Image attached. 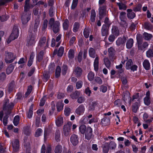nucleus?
<instances>
[{"instance_id":"1","label":"nucleus","mask_w":153,"mask_h":153,"mask_svg":"<svg viewBox=\"0 0 153 153\" xmlns=\"http://www.w3.org/2000/svg\"><path fill=\"white\" fill-rule=\"evenodd\" d=\"M19 35V31L17 27L13 28L12 33L7 41V44H9L11 41L17 38Z\"/></svg>"},{"instance_id":"2","label":"nucleus","mask_w":153,"mask_h":153,"mask_svg":"<svg viewBox=\"0 0 153 153\" xmlns=\"http://www.w3.org/2000/svg\"><path fill=\"white\" fill-rule=\"evenodd\" d=\"M4 60L7 63L12 62L15 59V56L11 52H6L5 55Z\"/></svg>"},{"instance_id":"3","label":"nucleus","mask_w":153,"mask_h":153,"mask_svg":"<svg viewBox=\"0 0 153 153\" xmlns=\"http://www.w3.org/2000/svg\"><path fill=\"white\" fill-rule=\"evenodd\" d=\"M36 36L34 34H30L27 37V45L28 46H32L35 45L36 42Z\"/></svg>"},{"instance_id":"4","label":"nucleus","mask_w":153,"mask_h":153,"mask_svg":"<svg viewBox=\"0 0 153 153\" xmlns=\"http://www.w3.org/2000/svg\"><path fill=\"white\" fill-rule=\"evenodd\" d=\"M27 11H25L24 10V12L21 16V20L23 24H26L30 19L31 14Z\"/></svg>"},{"instance_id":"5","label":"nucleus","mask_w":153,"mask_h":153,"mask_svg":"<svg viewBox=\"0 0 153 153\" xmlns=\"http://www.w3.org/2000/svg\"><path fill=\"white\" fill-rule=\"evenodd\" d=\"M30 0H25V3L24 6L25 11H28L30 8L33 7L37 4V2L38 0H32L33 3L30 4Z\"/></svg>"},{"instance_id":"6","label":"nucleus","mask_w":153,"mask_h":153,"mask_svg":"<svg viewBox=\"0 0 153 153\" xmlns=\"http://www.w3.org/2000/svg\"><path fill=\"white\" fill-rule=\"evenodd\" d=\"M71 122H69L67 124L65 125L63 128V133L65 136L69 135L71 131V127L72 126Z\"/></svg>"},{"instance_id":"7","label":"nucleus","mask_w":153,"mask_h":153,"mask_svg":"<svg viewBox=\"0 0 153 153\" xmlns=\"http://www.w3.org/2000/svg\"><path fill=\"white\" fill-rule=\"evenodd\" d=\"M38 47L42 48V49H45L48 46V44L46 41V38L45 37L42 38L39 41Z\"/></svg>"},{"instance_id":"8","label":"nucleus","mask_w":153,"mask_h":153,"mask_svg":"<svg viewBox=\"0 0 153 153\" xmlns=\"http://www.w3.org/2000/svg\"><path fill=\"white\" fill-rule=\"evenodd\" d=\"M127 93V94L124 95V97H123V99L125 102H126L127 100H128L129 101L130 103L131 100L130 99V97L129 96V93ZM139 96L138 93L135 94L133 96V98L132 100V101H133V100H134V99H138L139 98Z\"/></svg>"},{"instance_id":"9","label":"nucleus","mask_w":153,"mask_h":153,"mask_svg":"<svg viewBox=\"0 0 153 153\" xmlns=\"http://www.w3.org/2000/svg\"><path fill=\"white\" fill-rule=\"evenodd\" d=\"M85 111V108L83 105H81L76 109L75 113L78 115H82Z\"/></svg>"},{"instance_id":"10","label":"nucleus","mask_w":153,"mask_h":153,"mask_svg":"<svg viewBox=\"0 0 153 153\" xmlns=\"http://www.w3.org/2000/svg\"><path fill=\"white\" fill-rule=\"evenodd\" d=\"M9 100L8 99H6L5 101V104L3 106V110H10L13 108L14 104L13 103H11L9 105H7V103L9 102Z\"/></svg>"},{"instance_id":"11","label":"nucleus","mask_w":153,"mask_h":153,"mask_svg":"<svg viewBox=\"0 0 153 153\" xmlns=\"http://www.w3.org/2000/svg\"><path fill=\"white\" fill-rule=\"evenodd\" d=\"M146 97L144 98V102L146 105H148L150 104L151 102L149 91H148L146 92Z\"/></svg>"},{"instance_id":"12","label":"nucleus","mask_w":153,"mask_h":153,"mask_svg":"<svg viewBox=\"0 0 153 153\" xmlns=\"http://www.w3.org/2000/svg\"><path fill=\"white\" fill-rule=\"evenodd\" d=\"M71 141L74 146L76 145L78 143V137L77 135L73 134L71 137Z\"/></svg>"},{"instance_id":"13","label":"nucleus","mask_w":153,"mask_h":153,"mask_svg":"<svg viewBox=\"0 0 153 153\" xmlns=\"http://www.w3.org/2000/svg\"><path fill=\"white\" fill-rule=\"evenodd\" d=\"M12 145L14 151L16 152L18 150L19 147V143L17 139H15L12 142Z\"/></svg>"},{"instance_id":"14","label":"nucleus","mask_w":153,"mask_h":153,"mask_svg":"<svg viewBox=\"0 0 153 153\" xmlns=\"http://www.w3.org/2000/svg\"><path fill=\"white\" fill-rule=\"evenodd\" d=\"M60 23L57 21H56L53 25L52 26V30L53 32L56 33L59 30Z\"/></svg>"},{"instance_id":"15","label":"nucleus","mask_w":153,"mask_h":153,"mask_svg":"<svg viewBox=\"0 0 153 153\" xmlns=\"http://www.w3.org/2000/svg\"><path fill=\"white\" fill-rule=\"evenodd\" d=\"M92 130L91 128L90 127L88 128L85 133V138L88 140L91 139L92 137Z\"/></svg>"},{"instance_id":"16","label":"nucleus","mask_w":153,"mask_h":153,"mask_svg":"<svg viewBox=\"0 0 153 153\" xmlns=\"http://www.w3.org/2000/svg\"><path fill=\"white\" fill-rule=\"evenodd\" d=\"M101 123L103 126H106L110 124L109 117H104L102 120Z\"/></svg>"},{"instance_id":"17","label":"nucleus","mask_w":153,"mask_h":153,"mask_svg":"<svg viewBox=\"0 0 153 153\" xmlns=\"http://www.w3.org/2000/svg\"><path fill=\"white\" fill-rule=\"evenodd\" d=\"M63 123V118L61 116H59L57 117L56 120V125L59 127L62 125Z\"/></svg>"},{"instance_id":"18","label":"nucleus","mask_w":153,"mask_h":153,"mask_svg":"<svg viewBox=\"0 0 153 153\" xmlns=\"http://www.w3.org/2000/svg\"><path fill=\"white\" fill-rule=\"evenodd\" d=\"M126 39L127 38L125 36H123V38H119L116 41L117 45L119 46L124 43Z\"/></svg>"},{"instance_id":"19","label":"nucleus","mask_w":153,"mask_h":153,"mask_svg":"<svg viewBox=\"0 0 153 153\" xmlns=\"http://www.w3.org/2000/svg\"><path fill=\"white\" fill-rule=\"evenodd\" d=\"M74 73L77 76H79L82 74V69L81 68H75Z\"/></svg>"},{"instance_id":"20","label":"nucleus","mask_w":153,"mask_h":153,"mask_svg":"<svg viewBox=\"0 0 153 153\" xmlns=\"http://www.w3.org/2000/svg\"><path fill=\"white\" fill-rule=\"evenodd\" d=\"M111 30L112 33L116 37L118 36L119 34V31L117 27L115 26H113Z\"/></svg>"},{"instance_id":"21","label":"nucleus","mask_w":153,"mask_h":153,"mask_svg":"<svg viewBox=\"0 0 153 153\" xmlns=\"http://www.w3.org/2000/svg\"><path fill=\"white\" fill-rule=\"evenodd\" d=\"M102 150L103 153H108L109 151L108 143H106L102 145Z\"/></svg>"},{"instance_id":"22","label":"nucleus","mask_w":153,"mask_h":153,"mask_svg":"<svg viewBox=\"0 0 153 153\" xmlns=\"http://www.w3.org/2000/svg\"><path fill=\"white\" fill-rule=\"evenodd\" d=\"M127 11L128 12L127 16L128 18L133 19L134 17L135 14L132 11V10L130 9H128Z\"/></svg>"},{"instance_id":"23","label":"nucleus","mask_w":153,"mask_h":153,"mask_svg":"<svg viewBox=\"0 0 153 153\" xmlns=\"http://www.w3.org/2000/svg\"><path fill=\"white\" fill-rule=\"evenodd\" d=\"M34 56V53H32L30 55L29 60L28 61L27 63V65L30 67L31 66L33 62V60Z\"/></svg>"},{"instance_id":"24","label":"nucleus","mask_w":153,"mask_h":153,"mask_svg":"<svg viewBox=\"0 0 153 153\" xmlns=\"http://www.w3.org/2000/svg\"><path fill=\"white\" fill-rule=\"evenodd\" d=\"M80 94V92L79 91H75L70 95L71 98L73 99H76Z\"/></svg>"},{"instance_id":"25","label":"nucleus","mask_w":153,"mask_h":153,"mask_svg":"<svg viewBox=\"0 0 153 153\" xmlns=\"http://www.w3.org/2000/svg\"><path fill=\"white\" fill-rule=\"evenodd\" d=\"M133 39H130L128 40L126 44V47L127 48L130 49L132 46L133 44Z\"/></svg>"},{"instance_id":"26","label":"nucleus","mask_w":153,"mask_h":153,"mask_svg":"<svg viewBox=\"0 0 153 153\" xmlns=\"http://www.w3.org/2000/svg\"><path fill=\"white\" fill-rule=\"evenodd\" d=\"M108 34V31L106 29V26L103 25L102 28V36H105Z\"/></svg>"},{"instance_id":"27","label":"nucleus","mask_w":153,"mask_h":153,"mask_svg":"<svg viewBox=\"0 0 153 153\" xmlns=\"http://www.w3.org/2000/svg\"><path fill=\"white\" fill-rule=\"evenodd\" d=\"M96 13L95 11L94 10H92L91 11V22H94L96 18Z\"/></svg>"},{"instance_id":"28","label":"nucleus","mask_w":153,"mask_h":153,"mask_svg":"<svg viewBox=\"0 0 153 153\" xmlns=\"http://www.w3.org/2000/svg\"><path fill=\"white\" fill-rule=\"evenodd\" d=\"M89 56L92 58H94L95 56V51L92 48H90L89 49Z\"/></svg>"},{"instance_id":"29","label":"nucleus","mask_w":153,"mask_h":153,"mask_svg":"<svg viewBox=\"0 0 153 153\" xmlns=\"http://www.w3.org/2000/svg\"><path fill=\"white\" fill-rule=\"evenodd\" d=\"M126 67H137V66L134 65L132 60L130 59L127 62Z\"/></svg>"},{"instance_id":"30","label":"nucleus","mask_w":153,"mask_h":153,"mask_svg":"<svg viewBox=\"0 0 153 153\" xmlns=\"http://www.w3.org/2000/svg\"><path fill=\"white\" fill-rule=\"evenodd\" d=\"M27 60V57H25V58H22L20 59L18 62L19 64L22 65H24L25 63L26 62Z\"/></svg>"},{"instance_id":"31","label":"nucleus","mask_w":153,"mask_h":153,"mask_svg":"<svg viewBox=\"0 0 153 153\" xmlns=\"http://www.w3.org/2000/svg\"><path fill=\"white\" fill-rule=\"evenodd\" d=\"M56 107L57 111H60L63 108V104L62 102H59L56 105Z\"/></svg>"},{"instance_id":"32","label":"nucleus","mask_w":153,"mask_h":153,"mask_svg":"<svg viewBox=\"0 0 153 153\" xmlns=\"http://www.w3.org/2000/svg\"><path fill=\"white\" fill-rule=\"evenodd\" d=\"M60 131L59 130L56 131L55 134V139L57 142H59L60 141Z\"/></svg>"},{"instance_id":"33","label":"nucleus","mask_w":153,"mask_h":153,"mask_svg":"<svg viewBox=\"0 0 153 153\" xmlns=\"http://www.w3.org/2000/svg\"><path fill=\"white\" fill-rule=\"evenodd\" d=\"M71 111V109L69 107H67L65 108L64 112L65 116H68L70 114Z\"/></svg>"},{"instance_id":"34","label":"nucleus","mask_w":153,"mask_h":153,"mask_svg":"<svg viewBox=\"0 0 153 153\" xmlns=\"http://www.w3.org/2000/svg\"><path fill=\"white\" fill-rule=\"evenodd\" d=\"M143 37L146 40H150L152 37V34L145 32L143 34Z\"/></svg>"},{"instance_id":"35","label":"nucleus","mask_w":153,"mask_h":153,"mask_svg":"<svg viewBox=\"0 0 153 153\" xmlns=\"http://www.w3.org/2000/svg\"><path fill=\"white\" fill-rule=\"evenodd\" d=\"M68 55L70 59H72L74 57V50L71 49L68 51Z\"/></svg>"},{"instance_id":"36","label":"nucleus","mask_w":153,"mask_h":153,"mask_svg":"<svg viewBox=\"0 0 153 153\" xmlns=\"http://www.w3.org/2000/svg\"><path fill=\"white\" fill-rule=\"evenodd\" d=\"M62 150V149L61 146L58 145L55 148L54 152L55 153H61Z\"/></svg>"},{"instance_id":"37","label":"nucleus","mask_w":153,"mask_h":153,"mask_svg":"<svg viewBox=\"0 0 153 153\" xmlns=\"http://www.w3.org/2000/svg\"><path fill=\"white\" fill-rule=\"evenodd\" d=\"M96 105V103L95 102H92L90 103L88 107L89 110L92 111L94 110Z\"/></svg>"},{"instance_id":"38","label":"nucleus","mask_w":153,"mask_h":153,"mask_svg":"<svg viewBox=\"0 0 153 153\" xmlns=\"http://www.w3.org/2000/svg\"><path fill=\"white\" fill-rule=\"evenodd\" d=\"M19 117L18 115L16 116L14 118L13 123L14 126H16L19 123Z\"/></svg>"},{"instance_id":"39","label":"nucleus","mask_w":153,"mask_h":153,"mask_svg":"<svg viewBox=\"0 0 153 153\" xmlns=\"http://www.w3.org/2000/svg\"><path fill=\"white\" fill-rule=\"evenodd\" d=\"M139 104L138 103L136 102L133 105L132 111L134 113H136L138 108Z\"/></svg>"},{"instance_id":"40","label":"nucleus","mask_w":153,"mask_h":153,"mask_svg":"<svg viewBox=\"0 0 153 153\" xmlns=\"http://www.w3.org/2000/svg\"><path fill=\"white\" fill-rule=\"evenodd\" d=\"M32 89V87L31 85H29L28 87V89L27 92L25 94V97H27L31 92Z\"/></svg>"},{"instance_id":"41","label":"nucleus","mask_w":153,"mask_h":153,"mask_svg":"<svg viewBox=\"0 0 153 153\" xmlns=\"http://www.w3.org/2000/svg\"><path fill=\"white\" fill-rule=\"evenodd\" d=\"M42 132V131L41 128H38L36 131L35 134V136L36 137H38L41 135Z\"/></svg>"},{"instance_id":"42","label":"nucleus","mask_w":153,"mask_h":153,"mask_svg":"<svg viewBox=\"0 0 153 153\" xmlns=\"http://www.w3.org/2000/svg\"><path fill=\"white\" fill-rule=\"evenodd\" d=\"M144 27L146 29L148 30H150L153 28V26L148 23H145L144 24Z\"/></svg>"},{"instance_id":"43","label":"nucleus","mask_w":153,"mask_h":153,"mask_svg":"<svg viewBox=\"0 0 153 153\" xmlns=\"http://www.w3.org/2000/svg\"><path fill=\"white\" fill-rule=\"evenodd\" d=\"M109 145V146L110 149H114L116 147V144L113 141H111L110 142Z\"/></svg>"},{"instance_id":"44","label":"nucleus","mask_w":153,"mask_h":153,"mask_svg":"<svg viewBox=\"0 0 153 153\" xmlns=\"http://www.w3.org/2000/svg\"><path fill=\"white\" fill-rule=\"evenodd\" d=\"M68 19L65 20L63 24V27L64 30H67L68 27Z\"/></svg>"},{"instance_id":"45","label":"nucleus","mask_w":153,"mask_h":153,"mask_svg":"<svg viewBox=\"0 0 153 153\" xmlns=\"http://www.w3.org/2000/svg\"><path fill=\"white\" fill-rule=\"evenodd\" d=\"M64 51V48L63 47H60L59 48L58 52V55L60 56H62Z\"/></svg>"},{"instance_id":"46","label":"nucleus","mask_w":153,"mask_h":153,"mask_svg":"<svg viewBox=\"0 0 153 153\" xmlns=\"http://www.w3.org/2000/svg\"><path fill=\"white\" fill-rule=\"evenodd\" d=\"M79 23L75 22L74 25L73 31L74 32H77L79 29Z\"/></svg>"},{"instance_id":"47","label":"nucleus","mask_w":153,"mask_h":153,"mask_svg":"<svg viewBox=\"0 0 153 153\" xmlns=\"http://www.w3.org/2000/svg\"><path fill=\"white\" fill-rule=\"evenodd\" d=\"M94 77V74L92 72H90L88 74V79L90 81H92Z\"/></svg>"},{"instance_id":"48","label":"nucleus","mask_w":153,"mask_h":153,"mask_svg":"<svg viewBox=\"0 0 153 153\" xmlns=\"http://www.w3.org/2000/svg\"><path fill=\"white\" fill-rule=\"evenodd\" d=\"M33 114V108L30 107L29 111L27 113V117L28 118H30L32 117Z\"/></svg>"},{"instance_id":"49","label":"nucleus","mask_w":153,"mask_h":153,"mask_svg":"<svg viewBox=\"0 0 153 153\" xmlns=\"http://www.w3.org/2000/svg\"><path fill=\"white\" fill-rule=\"evenodd\" d=\"M61 69L60 68H56V70L55 76L56 77L58 78L60 75Z\"/></svg>"},{"instance_id":"50","label":"nucleus","mask_w":153,"mask_h":153,"mask_svg":"<svg viewBox=\"0 0 153 153\" xmlns=\"http://www.w3.org/2000/svg\"><path fill=\"white\" fill-rule=\"evenodd\" d=\"M86 130V126L85 125H81L79 127V130L82 134H84Z\"/></svg>"},{"instance_id":"51","label":"nucleus","mask_w":153,"mask_h":153,"mask_svg":"<svg viewBox=\"0 0 153 153\" xmlns=\"http://www.w3.org/2000/svg\"><path fill=\"white\" fill-rule=\"evenodd\" d=\"M43 52L42 51H41L39 53L37 58V60L39 62L41 61L43 58Z\"/></svg>"},{"instance_id":"52","label":"nucleus","mask_w":153,"mask_h":153,"mask_svg":"<svg viewBox=\"0 0 153 153\" xmlns=\"http://www.w3.org/2000/svg\"><path fill=\"white\" fill-rule=\"evenodd\" d=\"M146 56L148 57L153 56V50L149 49L146 52Z\"/></svg>"},{"instance_id":"53","label":"nucleus","mask_w":153,"mask_h":153,"mask_svg":"<svg viewBox=\"0 0 153 153\" xmlns=\"http://www.w3.org/2000/svg\"><path fill=\"white\" fill-rule=\"evenodd\" d=\"M104 60L106 67H109L110 66V62L108 58H105Z\"/></svg>"},{"instance_id":"54","label":"nucleus","mask_w":153,"mask_h":153,"mask_svg":"<svg viewBox=\"0 0 153 153\" xmlns=\"http://www.w3.org/2000/svg\"><path fill=\"white\" fill-rule=\"evenodd\" d=\"M100 91L103 93L105 92L107 90V87L104 85H101L100 87Z\"/></svg>"},{"instance_id":"55","label":"nucleus","mask_w":153,"mask_h":153,"mask_svg":"<svg viewBox=\"0 0 153 153\" xmlns=\"http://www.w3.org/2000/svg\"><path fill=\"white\" fill-rule=\"evenodd\" d=\"M117 5L119 6L120 9L125 10L126 9V7L125 5L121 3H117Z\"/></svg>"},{"instance_id":"56","label":"nucleus","mask_w":153,"mask_h":153,"mask_svg":"<svg viewBox=\"0 0 153 153\" xmlns=\"http://www.w3.org/2000/svg\"><path fill=\"white\" fill-rule=\"evenodd\" d=\"M99 14L100 16H103L105 15V8L102 9V8H100L99 9Z\"/></svg>"},{"instance_id":"57","label":"nucleus","mask_w":153,"mask_h":153,"mask_svg":"<svg viewBox=\"0 0 153 153\" xmlns=\"http://www.w3.org/2000/svg\"><path fill=\"white\" fill-rule=\"evenodd\" d=\"M85 100V97L83 96H81L78 98L77 102L79 103H81L84 102Z\"/></svg>"},{"instance_id":"58","label":"nucleus","mask_w":153,"mask_h":153,"mask_svg":"<svg viewBox=\"0 0 153 153\" xmlns=\"http://www.w3.org/2000/svg\"><path fill=\"white\" fill-rule=\"evenodd\" d=\"M83 82L82 81H79L76 82V88L77 89L81 88Z\"/></svg>"},{"instance_id":"59","label":"nucleus","mask_w":153,"mask_h":153,"mask_svg":"<svg viewBox=\"0 0 153 153\" xmlns=\"http://www.w3.org/2000/svg\"><path fill=\"white\" fill-rule=\"evenodd\" d=\"M6 77L5 74L4 73H2L0 74V81H4Z\"/></svg>"},{"instance_id":"60","label":"nucleus","mask_w":153,"mask_h":153,"mask_svg":"<svg viewBox=\"0 0 153 153\" xmlns=\"http://www.w3.org/2000/svg\"><path fill=\"white\" fill-rule=\"evenodd\" d=\"M143 67H150V64L149 61L147 60H145L143 63Z\"/></svg>"},{"instance_id":"61","label":"nucleus","mask_w":153,"mask_h":153,"mask_svg":"<svg viewBox=\"0 0 153 153\" xmlns=\"http://www.w3.org/2000/svg\"><path fill=\"white\" fill-rule=\"evenodd\" d=\"M14 83L13 82L10 83L8 86V90L9 92H10L12 91L14 87Z\"/></svg>"},{"instance_id":"62","label":"nucleus","mask_w":153,"mask_h":153,"mask_svg":"<svg viewBox=\"0 0 153 153\" xmlns=\"http://www.w3.org/2000/svg\"><path fill=\"white\" fill-rule=\"evenodd\" d=\"M61 35H59L56 38V42H58L57 44L56 45V47H58L61 43V42H59L61 39Z\"/></svg>"},{"instance_id":"63","label":"nucleus","mask_w":153,"mask_h":153,"mask_svg":"<svg viewBox=\"0 0 153 153\" xmlns=\"http://www.w3.org/2000/svg\"><path fill=\"white\" fill-rule=\"evenodd\" d=\"M78 1V0H73L72 4L71 6L72 9H74L76 7L77 5Z\"/></svg>"},{"instance_id":"64","label":"nucleus","mask_w":153,"mask_h":153,"mask_svg":"<svg viewBox=\"0 0 153 153\" xmlns=\"http://www.w3.org/2000/svg\"><path fill=\"white\" fill-rule=\"evenodd\" d=\"M46 96H44L43 98L41 99L40 100V106H43L44 105L45 100Z\"/></svg>"}]
</instances>
